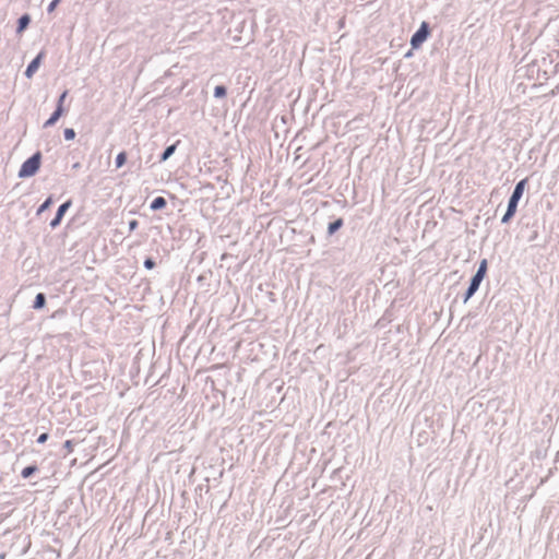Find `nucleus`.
Segmentation results:
<instances>
[{
	"instance_id": "nucleus-1",
	"label": "nucleus",
	"mask_w": 559,
	"mask_h": 559,
	"mask_svg": "<svg viewBox=\"0 0 559 559\" xmlns=\"http://www.w3.org/2000/svg\"><path fill=\"white\" fill-rule=\"evenodd\" d=\"M526 183H527V179L525 178V179L520 180L515 185L513 192L508 202L507 212L502 216V219H501L502 224L509 223L510 219L514 216L516 209H518L519 201L521 200V198L523 195Z\"/></svg>"
},
{
	"instance_id": "nucleus-2",
	"label": "nucleus",
	"mask_w": 559,
	"mask_h": 559,
	"mask_svg": "<svg viewBox=\"0 0 559 559\" xmlns=\"http://www.w3.org/2000/svg\"><path fill=\"white\" fill-rule=\"evenodd\" d=\"M40 162L41 154L40 152H36L22 164L19 170V178H28L34 176L40 167Z\"/></svg>"
},
{
	"instance_id": "nucleus-3",
	"label": "nucleus",
	"mask_w": 559,
	"mask_h": 559,
	"mask_svg": "<svg viewBox=\"0 0 559 559\" xmlns=\"http://www.w3.org/2000/svg\"><path fill=\"white\" fill-rule=\"evenodd\" d=\"M430 34L429 24L427 22H423L419 28L413 34L411 38V45L413 48L420 47L428 38Z\"/></svg>"
},
{
	"instance_id": "nucleus-4",
	"label": "nucleus",
	"mask_w": 559,
	"mask_h": 559,
	"mask_svg": "<svg viewBox=\"0 0 559 559\" xmlns=\"http://www.w3.org/2000/svg\"><path fill=\"white\" fill-rule=\"evenodd\" d=\"M71 205V200H68L58 207L55 218L50 222V227L52 229L60 225L66 212L70 209Z\"/></svg>"
},
{
	"instance_id": "nucleus-5",
	"label": "nucleus",
	"mask_w": 559,
	"mask_h": 559,
	"mask_svg": "<svg viewBox=\"0 0 559 559\" xmlns=\"http://www.w3.org/2000/svg\"><path fill=\"white\" fill-rule=\"evenodd\" d=\"M483 280L484 277L474 274L465 293L464 302L474 296V294L478 290Z\"/></svg>"
},
{
	"instance_id": "nucleus-6",
	"label": "nucleus",
	"mask_w": 559,
	"mask_h": 559,
	"mask_svg": "<svg viewBox=\"0 0 559 559\" xmlns=\"http://www.w3.org/2000/svg\"><path fill=\"white\" fill-rule=\"evenodd\" d=\"M43 57H44V52L41 51L29 62V64L27 66V68L25 70L26 78L31 79L35 74V72L38 70V68L40 66Z\"/></svg>"
},
{
	"instance_id": "nucleus-7",
	"label": "nucleus",
	"mask_w": 559,
	"mask_h": 559,
	"mask_svg": "<svg viewBox=\"0 0 559 559\" xmlns=\"http://www.w3.org/2000/svg\"><path fill=\"white\" fill-rule=\"evenodd\" d=\"M64 109L61 106H57L56 110L52 112L50 118L44 123V128L52 127L59 118L63 115Z\"/></svg>"
},
{
	"instance_id": "nucleus-8",
	"label": "nucleus",
	"mask_w": 559,
	"mask_h": 559,
	"mask_svg": "<svg viewBox=\"0 0 559 559\" xmlns=\"http://www.w3.org/2000/svg\"><path fill=\"white\" fill-rule=\"evenodd\" d=\"M29 23H31V16L28 14H23L17 20L16 33L21 34L22 32H24L27 28V26L29 25Z\"/></svg>"
},
{
	"instance_id": "nucleus-9",
	"label": "nucleus",
	"mask_w": 559,
	"mask_h": 559,
	"mask_svg": "<svg viewBox=\"0 0 559 559\" xmlns=\"http://www.w3.org/2000/svg\"><path fill=\"white\" fill-rule=\"evenodd\" d=\"M166 205H167V201H166V199H165V198H163V197H157V198H155V199L152 201V203H151L150 207H151V210H153V211H158V210L164 209Z\"/></svg>"
},
{
	"instance_id": "nucleus-10",
	"label": "nucleus",
	"mask_w": 559,
	"mask_h": 559,
	"mask_svg": "<svg viewBox=\"0 0 559 559\" xmlns=\"http://www.w3.org/2000/svg\"><path fill=\"white\" fill-rule=\"evenodd\" d=\"M46 305V296L44 293H38L35 297V300H34V304H33V308L35 310H39L41 308H44Z\"/></svg>"
},
{
	"instance_id": "nucleus-11",
	"label": "nucleus",
	"mask_w": 559,
	"mask_h": 559,
	"mask_svg": "<svg viewBox=\"0 0 559 559\" xmlns=\"http://www.w3.org/2000/svg\"><path fill=\"white\" fill-rule=\"evenodd\" d=\"M177 144L169 145L165 148L163 154L160 155L159 162H166L176 151Z\"/></svg>"
},
{
	"instance_id": "nucleus-12",
	"label": "nucleus",
	"mask_w": 559,
	"mask_h": 559,
	"mask_svg": "<svg viewBox=\"0 0 559 559\" xmlns=\"http://www.w3.org/2000/svg\"><path fill=\"white\" fill-rule=\"evenodd\" d=\"M343 226V219L337 218L334 222L330 223L328 226V233L329 235H333L336 233L341 227Z\"/></svg>"
},
{
	"instance_id": "nucleus-13",
	"label": "nucleus",
	"mask_w": 559,
	"mask_h": 559,
	"mask_svg": "<svg viewBox=\"0 0 559 559\" xmlns=\"http://www.w3.org/2000/svg\"><path fill=\"white\" fill-rule=\"evenodd\" d=\"M37 469H38V468H37V466H35V465L26 466V467H24V468L22 469V472H21V476H22L23 478H28V477H31L35 472H37Z\"/></svg>"
},
{
	"instance_id": "nucleus-14",
	"label": "nucleus",
	"mask_w": 559,
	"mask_h": 559,
	"mask_svg": "<svg viewBox=\"0 0 559 559\" xmlns=\"http://www.w3.org/2000/svg\"><path fill=\"white\" fill-rule=\"evenodd\" d=\"M52 202H53V201H52V198H51V197L47 198V199L45 200V202H44L43 204H40V206L38 207V210H37V213H36V214H37V215H40L41 213H44L45 211H47V210L51 206Z\"/></svg>"
},
{
	"instance_id": "nucleus-15",
	"label": "nucleus",
	"mask_w": 559,
	"mask_h": 559,
	"mask_svg": "<svg viewBox=\"0 0 559 559\" xmlns=\"http://www.w3.org/2000/svg\"><path fill=\"white\" fill-rule=\"evenodd\" d=\"M226 94H227V90L224 85H217L214 88V97H216V98L225 97Z\"/></svg>"
},
{
	"instance_id": "nucleus-16",
	"label": "nucleus",
	"mask_w": 559,
	"mask_h": 559,
	"mask_svg": "<svg viewBox=\"0 0 559 559\" xmlns=\"http://www.w3.org/2000/svg\"><path fill=\"white\" fill-rule=\"evenodd\" d=\"M487 265H488L487 260L486 259L481 260L479 263L478 270L475 274H477L478 276L485 277L486 272H487Z\"/></svg>"
},
{
	"instance_id": "nucleus-17",
	"label": "nucleus",
	"mask_w": 559,
	"mask_h": 559,
	"mask_svg": "<svg viewBox=\"0 0 559 559\" xmlns=\"http://www.w3.org/2000/svg\"><path fill=\"white\" fill-rule=\"evenodd\" d=\"M126 160H127V153L120 152L116 157V167L117 168L122 167L124 165Z\"/></svg>"
},
{
	"instance_id": "nucleus-18",
	"label": "nucleus",
	"mask_w": 559,
	"mask_h": 559,
	"mask_svg": "<svg viewBox=\"0 0 559 559\" xmlns=\"http://www.w3.org/2000/svg\"><path fill=\"white\" fill-rule=\"evenodd\" d=\"M66 140H73L75 138V131L72 128H67L63 131Z\"/></svg>"
},
{
	"instance_id": "nucleus-19",
	"label": "nucleus",
	"mask_w": 559,
	"mask_h": 559,
	"mask_svg": "<svg viewBox=\"0 0 559 559\" xmlns=\"http://www.w3.org/2000/svg\"><path fill=\"white\" fill-rule=\"evenodd\" d=\"M156 265L155 261L152 259V258H147L145 259L144 261V266L147 269V270H152L154 269Z\"/></svg>"
},
{
	"instance_id": "nucleus-20",
	"label": "nucleus",
	"mask_w": 559,
	"mask_h": 559,
	"mask_svg": "<svg viewBox=\"0 0 559 559\" xmlns=\"http://www.w3.org/2000/svg\"><path fill=\"white\" fill-rule=\"evenodd\" d=\"M61 0H52L47 8V11L51 13Z\"/></svg>"
},
{
	"instance_id": "nucleus-21",
	"label": "nucleus",
	"mask_w": 559,
	"mask_h": 559,
	"mask_svg": "<svg viewBox=\"0 0 559 559\" xmlns=\"http://www.w3.org/2000/svg\"><path fill=\"white\" fill-rule=\"evenodd\" d=\"M67 95H68V91H64V92L60 95V97H59V99H58V102H57V106H61V107H63V103H64V99H66Z\"/></svg>"
},
{
	"instance_id": "nucleus-22",
	"label": "nucleus",
	"mask_w": 559,
	"mask_h": 559,
	"mask_svg": "<svg viewBox=\"0 0 559 559\" xmlns=\"http://www.w3.org/2000/svg\"><path fill=\"white\" fill-rule=\"evenodd\" d=\"M139 222L136 219H132L129 222V230L133 231L138 228Z\"/></svg>"
},
{
	"instance_id": "nucleus-23",
	"label": "nucleus",
	"mask_w": 559,
	"mask_h": 559,
	"mask_svg": "<svg viewBox=\"0 0 559 559\" xmlns=\"http://www.w3.org/2000/svg\"><path fill=\"white\" fill-rule=\"evenodd\" d=\"M48 433L47 432H44L41 435H39V437L37 438V442L38 443H45L48 439Z\"/></svg>"
},
{
	"instance_id": "nucleus-24",
	"label": "nucleus",
	"mask_w": 559,
	"mask_h": 559,
	"mask_svg": "<svg viewBox=\"0 0 559 559\" xmlns=\"http://www.w3.org/2000/svg\"><path fill=\"white\" fill-rule=\"evenodd\" d=\"M64 447L68 448V449H71V441H69V440L66 441Z\"/></svg>"
},
{
	"instance_id": "nucleus-25",
	"label": "nucleus",
	"mask_w": 559,
	"mask_h": 559,
	"mask_svg": "<svg viewBox=\"0 0 559 559\" xmlns=\"http://www.w3.org/2000/svg\"><path fill=\"white\" fill-rule=\"evenodd\" d=\"M72 167H73L74 169H75V168H79V167H80V163H75Z\"/></svg>"
}]
</instances>
